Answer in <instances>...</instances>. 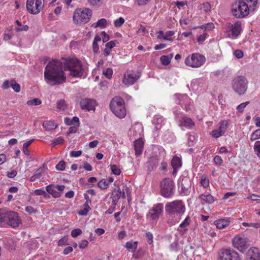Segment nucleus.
Returning <instances> with one entry per match:
<instances>
[{
  "label": "nucleus",
  "mask_w": 260,
  "mask_h": 260,
  "mask_svg": "<svg viewBox=\"0 0 260 260\" xmlns=\"http://www.w3.org/2000/svg\"><path fill=\"white\" fill-rule=\"evenodd\" d=\"M91 15L92 11L89 9H77L73 17V21L76 24H84L89 21Z\"/></svg>",
  "instance_id": "obj_5"
},
{
  "label": "nucleus",
  "mask_w": 260,
  "mask_h": 260,
  "mask_svg": "<svg viewBox=\"0 0 260 260\" xmlns=\"http://www.w3.org/2000/svg\"><path fill=\"white\" fill-rule=\"evenodd\" d=\"M82 152L81 150L72 151L70 152V156L72 157H77L81 155Z\"/></svg>",
  "instance_id": "obj_59"
},
{
  "label": "nucleus",
  "mask_w": 260,
  "mask_h": 260,
  "mask_svg": "<svg viewBox=\"0 0 260 260\" xmlns=\"http://www.w3.org/2000/svg\"><path fill=\"white\" fill-rule=\"evenodd\" d=\"M174 184L170 178H165L160 182V193L165 198H170L174 194Z\"/></svg>",
  "instance_id": "obj_10"
},
{
  "label": "nucleus",
  "mask_w": 260,
  "mask_h": 260,
  "mask_svg": "<svg viewBox=\"0 0 260 260\" xmlns=\"http://www.w3.org/2000/svg\"><path fill=\"white\" fill-rule=\"evenodd\" d=\"M159 162L158 156H152L148 158L147 162V168L149 171H152L154 168H156Z\"/></svg>",
  "instance_id": "obj_23"
},
{
  "label": "nucleus",
  "mask_w": 260,
  "mask_h": 260,
  "mask_svg": "<svg viewBox=\"0 0 260 260\" xmlns=\"http://www.w3.org/2000/svg\"><path fill=\"white\" fill-rule=\"evenodd\" d=\"M171 165L174 169L173 174L176 173L177 170L181 167L182 165L181 159L177 156H175L172 159Z\"/></svg>",
  "instance_id": "obj_25"
},
{
  "label": "nucleus",
  "mask_w": 260,
  "mask_h": 260,
  "mask_svg": "<svg viewBox=\"0 0 260 260\" xmlns=\"http://www.w3.org/2000/svg\"><path fill=\"white\" fill-rule=\"evenodd\" d=\"M82 234V231L80 229H74L71 232V236L74 237H77Z\"/></svg>",
  "instance_id": "obj_54"
},
{
  "label": "nucleus",
  "mask_w": 260,
  "mask_h": 260,
  "mask_svg": "<svg viewBox=\"0 0 260 260\" xmlns=\"http://www.w3.org/2000/svg\"><path fill=\"white\" fill-rule=\"evenodd\" d=\"M43 127L47 130H52L55 129L57 125L53 121L49 120L43 122Z\"/></svg>",
  "instance_id": "obj_29"
},
{
  "label": "nucleus",
  "mask_w": 260,
  "mask_h": 260,
  "mask_svg": "<svg viewBox=\"0 0 260 260\" xmlns=\"http://www.w3.org/2000/svg\"><path fill=\"white\" fill-rule=\"evenodd\" d=\"M160 59L161 63L165 66L168 65L171 62L170 58L167 55L161 56Z\"/></svg>",
  "instance_id": "obj_43"
},
{
  "label": "nucleus",
  "mask_w": 260,
  "mask_h": 260,
  "mask_svg": "<svg viewBox=\"0 0 260 260\" xmlns=\"http://www.w3.org/2000/svg\"><path fill=\"white\" fill-rule=\"evenodd\" d=\"M121 190L119 188L116 192L112 194V202L113 205H116L118 200L121 197Z\"/></svg>",
  "instance_id": "obj_32"
},
{
  "label": "nucleus",
  "mask_w": 260,
  "mask_h": 260,
  "mask_svg": "<svg viewBox=\"0 0 260 260\" xmlns=\"http://www.w3.org/2000/svg\"><path fill=\"white\" fill-rule=\"evenodd\" d=\"M211 5L210 3L208 2L204 3L200 6L199 9L201 10L204 11V12L207 13L210 11L211 10Z\"/></svg>",
  "instance_id": "obj_36"
},
{
  "label": "nucleus",
  "mask_w": 260,
  "mask_h": 260,
  "mask_svg": "<svg viewBox=\"0 0 260 260\" xmlns=\"http://www.w3.org/2000/svg\"><path fill=\"white\" fill-rule=\"evenodd\" d=\"M77 127L78 126H73L69 128L68 132L67 133V136H69V135L71 134H74L76 133L77 131Z\"/></svg>",
  "instance_id": "obj_62"
},
{
  "label": "nucleus",
  "mask_w": 260,
  "mask_h": 260,
  "mask_svg": "<svg viewBox=\"0 0 260 260\" xmlns=\"http://www.w3.org/2000/svg\"><path fill=\"white\" fill-rule=\"evenodd\" d=\"M164 209V205L161 203L157 204L153 206L147 214L148 218L155 220L158 219L159 216L162 214Z\"/></svg>",
  "instance_id": "obj_15"
},
{
  "label": "nucleus",
  "mask_w": 260,
  "mask_h": 260,
  "mask_svg": "<svg viewBox=\"0 0 260 260\" xmlns=\"http://www.w3.org/2000/svg\"><path fill=\"white\" fill-rule=\"evenodd\" d=\"M80 104L81 108L87 111L94 110L96 105V101L91 99H82Z\"/></svg>",
  "instance_id": "obj_17"
},
{
  "label": "nucleus",
  "mask_w": 260,
  "mask_h": 260,
  "mask_svg": "<svg viewBox=\"0 0 260 260\" xmlns=\"http://www.w3.org/2000/svg\"><path fill=\"white\" fill-rule=\"evenodd\" d=\"M228 122L225 121L220 122V126L217 129L212 131V135L215 138H218L223 136L227 128Z\"/></svg>",
  "instance_id": "obj_18"
},
{
  "label": "nucleus",
  "mask_w": 260,
  "mask_h": 260,
  "mask_svg": "<svg viewBox=\"0 0 260 260\" xmlns=\"http://www.w3.org/2000/svg\"><path fill=\"white\" fill-rule=\"evenodd\" d=\"M42 101L38 98L33 99L26 102V104L28 106H38L41 105Z\"/></svg>",
  "instance_id": "obj_33"
},
{
  "label": "nucleus",
  "mask_w": 260,
  "mask_h": 260,
  "mask_svg": "<svg viewBox=\"0 0 260 260\" xmlns=\"http://www.w3.org/2000/svg\"><path fill=\"white\" fill-rule=\"evenodd\" d=\"M205 61L206 58L204 55L195 53L188 56L185 58L184 63L188 67L198 68L203 66Z\"/></svg>",
  "instance_id": "obj_9"
},
{
  "label": "nucleus",
  "mask_w": 260,
  "mask_h": 260,
  "mask_svg": "<svg viewBox=\"0 0 260 260\" xmlns=\"http://www.w3.org/2000/svg\"><path fill=\"white\" fill-rule=\"evenodd\" d=\"M146 237L147 238V242L150 244L152 245L153 243V236L150 232H147L146 233Z\"/></svg>",
  "instance_id": "obj_51"
},
{
  "label": "nucleus",
  "mask_w": 260,
  "mask_h": 260,
  "mask_svg": "<svg viewBox=\"0 0 260 260\" xmlns=\"http://www.w3.org/2000/svg\"><path fill=\"white\" fill-rule=\"evenodd\" d=\"M132 131L133 132V135L135 136H140V134L142 132V127L140 125L134 126Z\"/></svg>",
  "instance_id": "obj_34"
},
{
  "label": "nucleus",
  "mask_w": 260,
  "mask_h": 260,
  "mask_svg": "<svg viewBox=\"0 0 260 260\" xmlns=\"http://www.w3.org/2000/svg\"><path fill=\"white\" fill-rule=\"evenodd\" d=\"M125 22V20L123 17H120L116 19L114 21V25L116 27H120Z\"/></svg>",
  "instance_id": "obj_44"
},
{
  "label": "nucleus",
  "mask_w": 260,
  "mask_h": 260,
  "mask_svg": "<svg viewBox=\"0 0 260 260\" xmlns=\"http://www.w3.org/2000/svg\"><path fill=\"white\" fill-rule=\"evenodd\" d=\"M98 185L101 189H106L109 186V183L106 179H102L99 182Z\"/></svg>",
  "instance_id": "obj_41"
},
{
  "label": "nucleus",
  "mask_w": 260,
  "mask_h": 260,
  "mask_svg": "<svg viewBox=\"0 0 260 260\" xmlns=\"http://www.w3.org/2000/svg\"><path fill=\"white\" fill-rule=\"evenodd\" d=\"M109 106L112 112L118 118L123 119L126 116L125 103L120 96L114 97L111 100Z\"/></svg>",
  "instance_id": "obj_4"
},
{
  "label": "nucleus",
  "mask_w": 260,
  "mask_h": 260,
  "mask_svg": "<svg viewBox=\"0 0 260 260\" xmlns=\"http://www.w3.org/2000/svg\"><path fill=\"white\" fill-rule=\"evenodd\" d=\"M43 171L44 169L43 168H40L35 172L34 175H35L36 177H37L38 179H39L42 176V174L43 173Z\"/></svg>",
  "instance_id": "obj_64"
},
{
  "label": "nucleus",
  "mask_w": 260,
  "mask_h": 260,
  "mask_svg": "<svg viewBox=\"0 0 260 260\" xmlns=\"http://www.w3.org/2000/svg\"><path fill=\"white\" fill-rule=\"evenodd\" d=\"M190 224V218L188 216L180 224V227L185 228Z\"/></svg>",
  "instance_id": "obj_50"
},
{
  "label": "nucleus",
  "mask_w": 260,
  "mask_h": 260,
  "mask_svg": "<svg viewBox=\"0 0 260 260\" xmlns=\"http://www.w3.org/2000/svg\"><path fill=\"white\" fill-rule=\"evenodd\" d=\"M242 225L245 226H250V227H253L254 228H258L260 227V224L258 222L257 223H248V222H243Z\"/></svg>",
  "instance_id": "obj_52"
},
{
  "label": "nucleus",
  "mask_w": 260,
  "mask_h": 260,
  "mask_svg": "<svg viewBox=\"0 0 260 260\" xmlns=\"http://www.w3.org/2000/svg\"><path fill=\"white\" fill-rule=\"evenodd\" d=\"M232 12L234 16L237 18H243L249 13L248 4L243 1L235 3L232 7Z\"/></svg>",
  "instance_id": "obj_8"
},
{
  "label": "nucleus",
  "mask_w": 260,
  "mask_h": 260,
  "mask_svg": "<svg viewBox=\"0 0 260 260\" xmlns=\"http://www.w3.org/2000/svg\"><path fill=\"white\" fill-rule=\"evenodd\" d=\"M179 126L191 129L194 126V122L190 118L184 116L180 119Z\"/></svg>",
  "instance_id": "obj_21"
},
{
  "label": "nucleus",
  "mask_w": 260,
  "mask_h": 260,
  "mask_svg": "<svg viewBox=\"0 0 260 260\" xmlns=\"http://www.w3.org/2000/svg\"><path fill=\"white\" fill-rule=\"evenodd\" d=\"M248 260H260V251L255 247L250 248L246 253Z\"/></svg>",
  "instance_id": "obj_19"
},
{
  "label": "nucleus",
  "mask_w": 260,
  "mask_h": 260,
  "mask_svg": "<svg viewBox=\"0 0 260 260\" xmlns=\"http://www.w3.org/2000/svg\"><path fill=\"white\" fill-rule=\"evenodd\" d=\"M214 161L216 165L220 166L223 163L221 157L219 155H216L214 158Z\"/></svg>",
  "instance_id": "obj_56"
},
{
  "label": "nucleus",
  "mask_w": 260,
  "mask_h": 260,
  "mask_svg": "<svg viewBox=\"0 0 260 260\" xmlns=\"http://www.w3.org/2000/svg\"><path fill=\"white\" fill-rule=\"evenodd\" d=\"M201 184L205 188H207L209 186V180L207 178V177H206V176H205V177L203 176L202 177V178L201 179Z\"/></svg>",
  "instance_id": "obj_48"
},
{
  "label": "nucleus",
  "mask_w": 260,
  "mask_h": 260,
  "mask_svg": "<svg viewBox=\"0 0 260 260\" xmlns=\"http://www.w3.org/2000/svg\"><path fill=\"white\" fill-rule=\"evenodd\" d=\"M226 36L233 39H236L242 31L241 23L239 21H237L234 24L228 23L226 24Z\"/></svg>",
  "instance_id": "obj_12"
},
{
  "label": "nucleus",
  "mask_w": 260,
  "mask_h": 260,
  "mask_svg": "<svg viewBox=\"0 0 260 260\" xmlns=\"http://www.w3.org/2000/svg\"><path fill=\"white\" fill-rule=\"evenodd\" d=\"M254 154L260 158V141H257L255 142L253 146Z\"/></svg>",
  "instance_id": "obj_35"
},
{
  "label": "nucleus",
  "mask_w": 260,
  "mask_h": 260,
  "mask_svg": "<svg viewBox=\"0 0 260 260\" xmlns=\"http://www.w3.org/2000/svg\"><path fill=\"white\" fill-rule=\"evenodd\" d=\"M117 43V41L115 40L111 41L110 42L107 43L105 45V46L106 48L111 50V49L115 46Z\"/></svg>",
  "instance_id": "obj_57"
},
{
  "label": "nucleus",
  "mask_w": 260,
  "mask_h": 260,
  "mask_svg": "<svg viewBox=\"0 0 260 260\" xmlns=\"http://www.w3.org/2000/svg\"><path fill=\"white\" fill-rule=\"evenodd\" d=\"M174 34L173 31H169L166 32L165 35L164 36V39L166 40L171 41L172 39L171 38Z\"/></svg>",
  "instance_id": "obj_58"
},
{
  "label": "nucleus",
  "mask_w": 260,
  "mask_h": 260,
  "mask_svg": "<svg viewBox=\"0 0 260 260\" xmlns=\"http://www.w3.org/2000/svg\"><path fill=\"white\" fill-rule=\"evenodd\" d=\"M113 74V70L111 68H108L106 71L103 72V75L108 79H110Z\"/></svg>",
  "instance_id": "obj_53"
},
{
  "label": "nucleus",
  "mask_w": 260,
  "mask_h": 260,
  "mask_svg": "<svg viewBox=\"0 0 260 260\" xmlns=\"http://www.w3.org/2000/svg\"><path fill=\"white\" fill-rule=\"evenodd\" d=\"M230 222V218H221L216 220L214 221V224L217 229H223L228 226Z\"/></svg>",
  "instance_id": "obj_24"
},
{
  "label": "nucleus",
  "mask_w": 260,
  "mask_h": 260,
  "mask_svg": "<svg viewBox=\"0 0 260 260\" xmlns=\"http://www.w3.org/2000/svg\"><path fill=\"white\" fill-rule=\"evenodd\" d=\"M46 191L51 194L54 198H57L61 196V193L57 191L55 185L51 184L46 187Z\"/></svg>",
  "instance_id": "obj_26"
},
{
  "label": "nucleus",
  "mask_w": 260,
  "mask_h": 260,
  "mask_svg": "<svg viewBox=\"0 0 260 260\" xmlns=\"http://www.w3.org/2000/svg\"><path fill=\"white\" fill-rule=\"evenodd\" d=\"M232 244L234 248L243 252L248 247V240L243 234H239L233 238Z\"/></svg>",
  "instance_id": "obj_11"
},
{
  "label": "nucleus",
  "mask_w": 260,
  "mask_h": 260,
  "mask_svg": "<svg viewBox=\"0 0 260 260\" xmlns=\"http://www.w3.org/2000/svg\"><path fill=\"white\" fill-rule=\"evenodd\" d=\"M16 23L18 25V27L15 28L16 31H26L28 29V26L27 25H25L22 26L20 22H19L18 20H17Z\"/></svg>",
  "instance_id": "obj_39"
},
{
  "label": "nucleus",
  "mask_w": 260,
  "mask_h": 260,
  "mask_svg": "<svg viewBox=\"0 0 260 260\" xmlns=\"http://www.w3.org/2000/svg\"><path fill=\"white\" fill-rule=\"evenodd\" d=\"M248 83V82L245 76H239L233 80L232 82V88L238 95H243L247 89Z\"/></svg>",
  "instance_id": "obj_7"
},
{
  "label": "nucleus",
  "mask_w": 260,
  "mask_h": 260,
  "mask_svg": "<svg viewBox=\"0 0 260 260\" xmlns=\"http://www.w3.org/2000/svg\"><path fill=\"white\" fill-rule=\"evenodd\" d=\"M84 209L83 210L79 211V214L81 215H86L87 214L88 212L90 210H91V208L89 205V203H85L83 205Z\"/></svg>",
  "instance_id": "obj_38"
},
{
  "label": "nucleus",
  "mask_w": 260,
  "mask_h": 260,
  "mask_svg": "<svg viewBox=\"0 0 260 260\" xmlns=\"http://www.w3.org/2000/svg\"><path fill=\"white\" fill-rule=\"evenodd\" d=\"M10 86L15 92H19L20 91V85L15 80L10 81Z\"/></svg>",
  "instance_id": "obj_37"
},
{
  "label": "nucleus",
  "mask_w": 260,
  "mask_h": 260,
  "mask_svg": "<svg viewBox=\"0 0 260 260\" xmlns=\"http://www.w3.org/2000/svg\"><path fill=\"white\" fill-rule=\"evenodd\" d=\"M144 143L141 138H139L134 142V148L136 156L141 155L143 150Z\"/></svg>",
  "instance_id": "obj_22"
},
{
  "label": "nucleus",
  "mask_w": 260,
  "mask_h": 260,
  "mask_svg": "<svg viewBox=\"0 0 260 260\" xmlns=\"http://www.w3.org/2000/svg\"><path fill=\"white\" fill-rule=\"evenodd\" d=\"M34 193H35V195H36V196L43 195V196L46 197L47 195L46 192L43 189H36Z\"/></svg>",
  "instance_id": "obj_60"
},
{
  "label": "nucleus",
  "mask_w": 260,
  "mask_h": 260,
  "mask_svg": "<svg viewBox=\"0 0 260 260\" xmlns=\"http://www.w3.org/2000/svg\"><path fill=\"white\" fill-rule=\"evenodd\" d=\"M138 246V242L136 241L134 242H127L125 243V247L128 250L132 249L133 251H135L137 248Z\"/></svg>",
  "instance_id": "obj_31"
},
{
  "label": "nucleus",
  "mask_w": 260,
  "mask_h": 260,
  "mask_svg": "<svg viewBox=\"0 0 260 260\" xmlns=\"http://www.w3.org/2000/svg\"><path fill=\"white\" fill-rule=\"evenodd\" d=\"M139 77V75L134 72L126 73L123 76V83L127 86L131 85L137 81Z\"/></svg>",
  "instance_id": "obj_16"
},
{
  "label": "nucleus",
  "mask_w": 260,
  "mask_h": 260,
  "mask_svg": "<svg viewBox=\"0 0 260 260\" xmlns=\"http://www.w3.org/2000/svg\"><path fill=\"white\" fill-rule=\"evenodd\" d=\"M260 138V129H256L251 135L250 140L254 141Z\"/></svg>",
  "instance_id": "obj_42"
},
{
  "label": "nucleus",
  "mask_w": 260,
  "mask_h": 260,
  "mask_svg": "<svg viewBox=\"0 0 260 260\" xmlns=\"http://www.w3.org/2000/svg\"><path fill=\"white\" fill-rule=\"evenodd\" d=\"M57 108L60 111H63L66 108L65 101L63 100H60L58 101L57 104Z\"/></svg>",
  "instance_id": "obj_40"
},
{
  "label": "nucleus",
  "mask_w": 260,
  "mask_h": 260,
  "mask_svg": "<svg viewBox=\"0 0 260 260\" xmlns=\"http://www.w3.org/2000/svg\"><path fill=\"white\" fill-rule=\"evenodd\" d=\"M58 60H52L48 63L44 72V78L47 83L55 85L64 82L66 77L62 71V64Z\"/></svg>",
  "instance_id": "obj_1"
},
{
  "label": "nucleus",
  "mask_w": 260,
  "mask_h": 260,
  "mask_svg": "<svg viewBox=\"0 0 260 260\" xmlns=\"http://www.w3.org/2000/svg\"><path fill=\"white\" fill-rule=\"evenodd\" d=\"M44 0H27L26 9L28 12L34 15L38 14L44 8Z\"/></svg>",
  "instance_id": "obj_13"
},
{
  "label": "nucleus",
  "mask_w": 260,
  "mask_h": 260,
  "mask_svg": "<svg viewBox=\"0 0 260 260\" xmlns=\"http://www.w3.org/2000/svg\"><path fill=\"white\" fill-rule=\"evenodd\" d=\"M66 70L69 71L70 75L81 78L86 74L85 69L80 60L76 58H70L63 61Z\"/></svg>",
  "instance_id": "obj_2"
},
{
  "label": "nucleus",
  "mask_w": 260,
  "mask_h": 260,
  "mask_svg": "<svg viewBox=\"0 0 260 260\" xmlns=\"http://www.w3.org/2000/svg\"><path fill=\"white\" fill-rule=\"evenodd\" d=\"M249 104V102H246L239 105L237 107V110L241 113H242L244 111V109L246 107L247 105Z\"/></svg>",
  "instance_id": "obj_49"
},
{
  "label": "nucleus",
  "mask_w": 260,
  "mask_h": 260,
  "mask_svg": "<svg viewBox=\"0 0 260 260\" xmlns=\"http://www.w3.org/2000/svg\"><path fill=\"white\" fill-rule=\"evenodd\" d=\"M122 190L123 191H121V197H122V198L125 199L126 198L125 192H126L128 195L130 194V191L129 190V188L125 185L123 186Z\"/></svg>",
  "instance_id": "obj_61"
},
{
  "label": "nucleus",
  "mask_w": 260,
  "mask_h": 260,
  "mask_svg": "<svg viewBox=\"0 0 260 260\" xmlns=\"http://www.w3.org/2000/svg\"><path fill=\"white\" fill-rule=\"evenodd\" d=\"M66 162L63 160L60 161L56 166V169L59 171H63L66 168Z\"/></svg>",
  "instance_id": "obj_46"
},
{
  "label": "nucleus",
  "mask_w": 260,
  "mask_h": 260,
  "mask_svg": "<svg viewBox=\"0 0 260 260\" xmlns=\"http://www.w3.org/2000/svg\"><path fill=\"white\" fill-rule=\"evenodd\" d=\"M180 186L181 193L184 195H188L189 193V188L191 187V182L189 178L182 179Z\"/></svg>",
  "instance_id": "obj_20"
},
{
  "label": "nucleus",
  "mask_w": 260,
  "mask_h": 260,
  "mask_svg": "<svg viewBox=\"0 0 260 260\" xmlns=\"http://www.w3.org/2000/svg\"><path fill=\"white\" fill-rule=\"evenodd\" d=\"M165 210L170 215H181L185 210V207L181 200H175L168 203L165 206Z\"/></svg>",
  "instance_id": "obj_6"
},
{
  "label": "nucleus",
  "mask_w": 260,
  "mask_h": 260,
  "mask_svg": "<svg viewBox=\"0 0 260 260\" xmlns=\"http://www.w3.org/2000/svg\"><path fill=\"white\" fill-rule=\"evenodd\" d=\"M68 120H70V119L69 118H66L64 119V122L68 125H70L75 124V126H76L78 127L79 126V124H80L79 119V118L76 116L73 117L72 119L71 120H70V122H68Z\"/></svg>",
  "instance_id": "obj_30"
},
{
  "label": "nucleus",
  "mask_w": 260,
  "mask_h": 260,
  "mask_svg": "<svg viewBox=\"0 0 260 260\" xmlns=\"http://www.w3.org/2000/svg\"><path fill=\"white\" fill-rule=\"evenodd\" d=\"M219 260H240L239 254L234 250L224 249L219 253Z\"/></svg>",
  "instance_id": "obj_14"
},
{
  "label": "nucleus",
  "mask_w": 260,
  "mask_h": 260,
  "mask_svg": "<svg viewBox=\"0 0 260 260\" xmlns=\"http://www.w3.org/2000/svg\"><path fill=\"white\" fill-rule=\"evenodd\" d=\"M21 223L18 214L14 211L0 209V223L9 225L13 228L18 227Z\"/></svg>",
  "instance_id": "obj_3"
},
{
  "label": "nucleus",
  "mask_w": 260,
  "mask_h": 260,
  "mask_svg": "<svg viewBox=\"0 0 260 260\" xmlns=\"http://www.w3.org/2000/svg\"><path fill=\"white\" fill-rule=\"evenodd\" d=\"M234 55L238 59L241 58L243 57L244 54L243 52L240 50H236L234 53Z\"/></svg>",
  "instance_id": "obj_63"
},
{
  "label": "nucleus",
  "mask_w": 260,
  "mask_h": 260,
  "mask_svg": "<svg viewBox=\"0 0 260 260\" xmlns=\"http://www.w3.org/2000/svg\"><path fill=\"white\" fill-rule=\"evenodd\" d=\"M64 142V139L62 137H59L54 140L52 143L53 146H55L56 145L62 144Z\"/></svg>",
  "instance_id": "obj_55"
},
{
  "label": "nucleus",
  "mask_w": 260,
  "mask_h": 260,
  "mask_svg": "<svg viewBox=\"0 0 260 260\" xmlns=\"http://www.w3.org/2000/svg\"><path fill=\"white\" fill-rule=\"evenodd\" d=\"M200 27L206 30H211L214 28V24L213 23H208L201 25Z\"/></svg>",
  "instance_id": "obj_47"
},
{
  "label": "nucleus",
  "mask_w": 260,
  "mask_h": 260,
  "mask_svg": "<svg viewBox=\"0 0 260 260\" xmlns=\"http://www.w3.org/2000/svg\"><path fill=\"white\" fill-rule=\"evenodd\" d=\"M91 26L94 28L100 27L101 28H105L107 26V21L105 18H102L96 22L93 23Z\"/></svg>",
  "instance_id": "obj_28"
},
{
  "label": "nucleus",
  "mask_w": 260,
  "mask_h": 260,
  "mask_svg": "<svg viewBox=\"0 0 260 260\" xmlns=\"http://www.w3.org/2000/svg\"><path fill=\"white\" fill-rule=\"evenodd\" d=\"M110 167L111 171L113 174L115 175H119L120 174L121 171L116 165H111Z\"/></svg>",
  "instance_id": "obj_45"
},
{
  "label": "nucleus",
  "mask_w": 260,
  "mask_h": 260,
  "mask_svg": "<svg viewBox=\"0 0 260 260\" xmlns=\"http://www.w3.org/2000/svg\"><path fill=\"white\" fill-rule=\"evenodd\" d=\"M199 199L208 204H211L215 201L214 197L209 193L207 194H201L199 197Z\"/></svg>",
  "instance_id": "obj_27"
}]
</instances>
